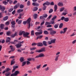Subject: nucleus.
I'll use <instances>...</instances> for the list:
<instances>
[{"mask_svg": "<svg viewBox=\"0 0 76 76\" xmlns=\"http://www.w3.org/2000/svg\"><path fill=\"white\" fill-rule=\"evenodd\" d=\"M63 23H61L59 26V28H61L63 27Z\"/></svg>", "mask_w": 76, "mask_h": 76, "instance_id": "36", "label": "nucleus"}, {"mask_svg": "<svg viewBox=\"0 0 76 76\" xmlns=\"http://www.w3.org/2000/svg\"><path fill=\"white\" fill-rule=\"evenodd\" d=\"M53 12V9H50V10H49V13H52Z\"/></svg>", "mask_w": 76, "mask_h": 76, "instance_id": "49", "label": "nucleus"}, {"mask_svg": "<svg viewBox=\"0 0 76 76\" xmlns=\"http://www.w3.org/2000/svg\"><path fill=\"white\" fill-rule=\"evenodd\" d=\"M60 12H63L64 10V7H62L60 9Z\"/></svg>", "mask_w": 76, "mask_h": 76, "instance_id": "27", "label": "nucleus"}, {"mask_svg": "<svg viewBox=\"0 0 76 76\" xmlns=\"http://www.w3.org/2000/svg\"><path fill=\"white\" fill-rule=\"evenodd\" d=\"M50 33L51 35H54L56 34V31L53 30L52 31H50Z\"/></svg>", "mask_w": 76, "mask_h": 76, "instance_id": "11", "label": "nucleus"}, {"mask_svg": "<svg viewBox=\"0 0 76 76\" xmlns=\"http://www.w3.org/2000/svg\"><path fill=\"white\" fill-rule=\"evenodd\" d=\"M61 20H64L65 22H67L69 20V18L68 17L65 18L63 16L61 17Z\"/></svg>", "mask_w": 76, "mask_h": 76, "instance_id": "3", "label": "nucleus"}, {"mask_svg": "<svg viewBox=\"0 0 76 76\" xmlns=\"http://www.w3.org/2000/svg\"><path fill=\"white\" fill-rule=\"evenodd\" d=\"M18 74H19V71H16L14 72V74L15 76H17Z\"/></svg>", "mask_w": 76, "mask_h": 76, "instance_id": "18", "label": "nucleus"}, {"mask_svg": "<svg viewBox=\"0 0 76 76\" xmlns=\"http://www.w3.org/2000/svg\"><path fill=\"white\" fill-rule=\"evenodd\" d=\"M4 26V25L3 24H1L0 25V28L1 29H3V26Z\"/></svg>", "mask_w": 76, "mask_h": 76, "instance_id": "32", "label": "nucleus"}, {"mask_svg": "<svg viewBox=\"0 0 76 76\" xmlns=\"http://www.w3.org/2000/svg\"><path fill=\"white\" fill-rule=\"evenodd\" d=\"M50 69V68L48 67H47L46 68H45V71H48Z\"/></svg>", "mask_w": 76, "mask_h": 76, "instance_id": "51", "label": "nucleus"}, {"mask_svg": "<svg viewBox=\"0 0 76 76\" xmlns=\"http://www.w3.org/2000/svg\"><path fill=\"white\" fill-rule=\"evenodd\" d=\"M20 61H21V62H23V61L24 60V58L21 57L20 58Z\"/></svg>", "mask_w": 76, "mask_h": 76, "instance_id": "28", "label": "nucleus"}, {"mask_svg": "<svg viewBox=\"0 0 76 76\" xmlns=\"http://www.w3.org/2000/svg\"><path fill=\"white\" fill-rule=\"evenodd\" d=\"M22 20H19V21H18V24H21V23H22Z\"/></svg>", "mask_w": 76, "mask_h": 76, "instance_id": "45", "label": "nucleus"}, {"mask_svg": "<svg viewBox=\"0 0 76 76\" xmlns=\"http://www.w3.org/2000/svg\"><path fill=\"white\" fill-rule=\"evenodd\" d=\"M44 32V34L45 35H48V32L47 31H45Z\"/></svg>", "mask_w": 76, "mask_h": 76, "instance_id": "35", "label": "nucleus"}, {"mask_svg": "<svg viewBox=\"0 0 76 76\" xmlns=\"http://www.w3.org/2000/svg\"><path fill=\"white\" fill-rule=\"evenodd\" d=\"M11 39H10V38L9 37H7V40H6V42H10Z\"/></svg>", "mask_w": 76, "mask_h": 76, "instance_id": "14", "label": "nucleus"}, {"mask_svg": "<svg viewBox=\"0 0 76 76\" xmlns=\"http://www.w3.org/2000/svg\"><path fill=\"white\" fill-rule=\"evenodd\" d=\"M26 61L23 62L22 64V66H25V64H26Z\"/></svg>", "mask_w": 76, "mask_h": 76, "instance_id": "47", "label": "nucleus"}, {"mask_svg": "<svg viewBox=\"0 0 76 76\" xmlns=\"http://www.w3.org/2000/svg\"><path fill=\"white\" fill-rule=\"evenodd\" d=\"M0 9L2 12H4V10H5V8L3 6L0 5Z\"/></svg>", "mask_w": 76, "mask_h": 76, "instance_id": "8", "label": "nucleus"}, {"mask_svg": "<svg viewBox=\"0 0 76 76\" xmlns=\"http://www.w3.org/2000/svg\"><path fill=\"white\" fill-rule=\"evenodd\" d=\"M18 35V33L16 32H15L14 34H12L11 35V37L12 38H14L15 37V36H16Z\"/></svg>", "mask_w": 76, "mask_h": 76, "instance_id": "15", "label": "nucleus"}, {"mask_svg": "<svg viewBox=\"0 0 76 76\" xmlns=\"http://www.w3.org/2000/svg\"><path fill=\"white\" fill-rule=\"evenodd\" d=\"M47 64H45L43 65V66L42 67V68H44V67H47Z\"/></svg>", "mask_w": 76, "mask_h": 76, "instance_id": "60", "label": "nucleus"}, {"mask_svg": "<svg viewBox=\"0 0 76 76\" xmlns=\"http://www.w3.org/2000/svg\"><path fill=\"white\" fill-rule=\"evenodd\" d=\"M76 33L75 32H74L72 34V35H71V37H73V36H74V35H76Z\"/></svg>", "mask_w": 76, "mask_h": 76, "instance_id": "52", "label": "nucleus"}, {"mask_svg": "<svg viewBox=\"0 0 76 76\" xmlns=\"http://www.w3.org/2000/svg\"><path fill=\"white\" fill-rule=\"evenodd\" d=\"M31 18H29L27 21H23V23L24 25H26V23H28V28H30V22H31Z\"/></svg>", "mask_w": 76, "mask_h": 76, "instance_id": "2", "label": "nucleus"}, {"mask_svg": "<svg viewBox=\"0 0 76 76\" xmlns=\"http://www.w3.org/2000/svg\"><path fill=\"white\" fill-rule=\"evenodd\" d=\"M50 2H47L43 4V6H44V5H45H45H46L47 6H48V5H50Z\"/></svg>", "mask_w": 76, "mask_h": 76, "instance_id": "12", "label": "nucleus"}, {"mask_svg": "<svg viewBox=\"0 0 76 76\" xmlns=\"http://www.w3.org/2000/svg\"><path fill=\"white\" fill-rule=\"evenodd\" d=\"M58 24H55L54 26V28H58Z\"/></svg>", "mask_w": 76, "mask_h": 76, "instance_id": "33", "label": "nucleus"}, {"mask_svg": "<svg viewBox=\"0 0 76 76\" xmlns=\"http://www.w3.org/2000/svg\"><path fill=\"white\" fill-rule=\"evenodd\" d=\"M50 23V24H55V23L54 22V21H51Z\"/></svg>", "mask_w": 76, "mask_h": 76, "instance_id": "55", "label": "nucleus"}, {"mask_svg": "<svg viewBox=\"0 0 76 76\" xmlns=\"http://www.w3.org/2000/svg\"><path fill=\"white\" fill-rule=\"evenodd\" d=\"M68 12H63L62 13V15H64V16H65V15H67V14L68 13Z\"/></svg>", "mask_w": 76, "mask_h": 76, "instance_id": "43", "label": "nucleus"}, {"mask_svg": "<svg viewBox=\"0 0 76 76\" xmlns=\"http://www.w3.org/2000/svg\"><path fill=\"white\" fill-rule=\"evenodd\" d=\"M58 6H63V4L62 2H59L58 4Z\"/></svg>", "mask_w": 76, "mask_h": 76, "instance_id": "19", "label": "nucleus"}, {"mask_svg": "<svg viewBox=\"0 0 76 76\" xmlns=\"http://www.w3.org/2000/svg\"><path fill=\"white\" fill-rule=\"evenodd\" d=\"M37 44L38 47H42V46H43V44L42 42H39Z\"/></svg>", "mask_w": 76, "mask_h": 76, "instance_id": "9", "label": "nucleus"}, {"mask_svg": "<svg viewBox=\"0 0 76 76\" xmlns=\"http://www.w3.org/2000/svg\"><path fill=\"white\" fill-rule=\"evenodd\" d=\"M15 61H11V65H12V64H15Z\"/></svg>", "mask_w": 76, "mask_h": 76, "instance_id": "41", "label": "nucleus"}, {"mask_svg": "<svg viewBox=\"0 0 76 76\" xmlns=\"http://www.w3.org/2000/svg\"><path fill=\"white\" fill-rule=\"evenodd\" d=\"M23 34V36L24 37H26L27 38H30V37L28 36V35L29 34V33L27 32H25L24 31H20L19 33V35H22Z\"/></svg>", "mask_w": 76, "mask_h": 76, "instance_id": "1", "label": "nucleus"}, {"mask_svg": "<svg viewBox=\"0 0 76 76\" xmlns=\"http://www.w3.org/2000/svg\"><path fill=\"white\" fill-rule=\"evenodd\" d=\"M52 16V15H50V16H49V17L47 18V19L48 20H50V19H51V17Z\"/></svg>", "mask_w": 76, "mask_h": 76, "instance_id": "54", "label": "nucleus"}, {"mask_svg": "<svg viewBox=\"0 0 76 76\" xmlns=\"http://www.w3.org/2000/svg\"><path fill=\"white\" fill-rule=\"evenodd\" d=\"M63 30L64 31L63 34L66 33L67 31V28L66 27L65 28H64Z\"/></svg>", "mask_w": 76, "mask_h": 76, "instance_id": "17", "label": "nucleus"}, {"mask_svg": "<svg viewBox=\"0 0 76 76\" xmlns=\"http://www.w3.org/2000/svg\"><path fill=\"white\" fill-rule=\"evenodd\" d=\"M14 44H17V42H18V40H14Z\"/></svg>", "mask_w": 76, "mask_h": 76, "instance_id": "50", "label": "nucleus"}, {"mask_svg": "<svg viewBox=\"0 0 76 76\" xmlns=\"http://www.w3.org/2000/svg\"><path fill=\"white\" fill-rule=\"evenodd\" d=\"M56 40V39H55L51 40V41L52 43H55Z\"/></svg>", "mask_w": 76, "mask_h": 76, "instance_id": "30", "label": "nucleus"}, {"mask_svg": "<svg viewBox=\"0 0 76 76\" xmlns=\"http://www.w3.org/2000/svg\"><path fill=\"white\" fill-rule=\"evenodd\" d=\"M33 6H39V4L37 3V2H33L32 3Z\"/></svg>", "mask_w": 76, "mask_h": 76, "instance_id": "13", "label": "nucleus"}, {"mask_svg": "<svg viewBox=\"0 0 76 76\" xmlns=\"http://www.w3.org/2000/svg\"><path fill=\"white\" fill-rule=\"evenodd\" d=\"M18 68V66H13V69H17V68Z\"/></svg>", "mask_w": 76, "mask_h": 76, "instance_id": "57", "label": "nucleus"}, {"mask_svg": "<svg viewBox=\"0 0 76 76\" xmlns=\"http://www.w3.org/2000/svg\"><path fill=\"white\" fill-rule=\"evenodd\" d=\"M44 56H45L44 53H40L38 56H37L35 57V58H38V57H44Z\"/></svg>", "mask_w": 76, "mask_h": 76, "instance_id": "6", "label": "nucleus"}, {"mask_svg": "<svg viewBox=\"0 0 76 76\" xmlns=\"http://www.w3.org/2000/svg\"><path fill=\"white\" fill-rule=\"evenodd\" d=\"M50 25L51 24V23L50 22H46L45 23V25Z\"/></svg>", "mask_w": 76, "mask_h": 76, "instance_id": "48", "label": "nucleus"}, {"mask_svg": "<svg viewBox=\"0 0 76 76\" xmlns=\"http://www.w3.org/2000/svg\"><path fill=\"white\" fill-rule=\"evenodd\" d=\"M39 35H42V30H41V32H38Z\"/></svg>", "mask_w": 76, "mask_h": 76, "instance_id": "59", "label": "nucleus"}, {"mask_svg": "<svg viewBox=\"0 0 76 76\" xmlns=\"http://www.w3.org/2000/svg\"><path fill=\"white\" fill-rule=\"evenodd\" d=\"M37 16H38L37 14H34V19H37Z\"/></svg>", "mask_w": 76, "mask_h": 76, "instance_id": "31", "label": "nucleus"}, {"mask_svg": "<svg viewBox=\"0 0 76 76\" xmlns=\"http://www.w3.org/2000/svg\"><path fill=\"white\" fill-rule=\"evenodd\" d=\"M54 12H56V10H57V5L55 4L54 5Z\"/></svg>", "mask_w": 76, "mask_h": 76, "instance_id": "22", "label": "nucleus"}, {"mask_svg": "<svg viewBox=\"0 0 76 76\" xmlns=\"http://www.w3.org/2000/svg\"><path fill=\"white\" fill-rule=\"evenodd\" d=\"M76 40H73V41L72 42V44H75L76 43Z\"/></svg>", "mask_w": 76, "mask_h": 76, "instance_id": "63", "label": "nucleus"}, {"mask_svg": "<svg viewBox=\"0 0 76 76\" xmlns=\"http://www.w3.org/2000/svg\"><path fill=\"white\" fill-rule=\"evenodd\" d=\"M19 4L16 5L14 7V9L15 10L16 9H17V8H18V7H19Z\"/></svg>", "mask_w": 76, "mask_h": 76, "instance_id": "24", "label": "nucleus"}, {"mask_svg": "<svg viewBox=\"0 0 76 76\" xmlns=\"http://www.w3.org/2000/svg\"><path fill=\"white\" fill-rule=\"evenodd\" d=\"M57 18V16H55L54 17H53V18H52V20H55Z\"/></svg>", "mask_w": 76, "mask_h": 76, "instance_id": "39", "label": "nucleus"}, {"mask_svg": "<svg viewBox=\"0 0 76 76\" xmlns=\"http://www.w3.org/2000/svg\"><path fill=\"white\" fill-rule=\"evenodd\" d=\"M23 10L22 9H19L18 10L17 12L18 13H20L21 12H23Z\"/></svg>", "mask_w": 76, "mask_h": 76, "instance_id": "21", "label": "nucleus"}, {"mask_svg": "<svg viewBox=\"0 0 76 76\" xmlns=\"http://www.w3.org/2000/svg\"><path fill=\"white\" fill-rule=\"evenodd\" d=\"M10 73L9 72H8L5 74V75L6 76H10Z\"/></svg>", "mask_w": 76, "mask_h": 76, "instance_id": "38", "label": "nucleus"}, {"mask_svg": "<svg viewBox=\"0 0 76 76\" xmlns=\"http://www.w3.org/2000/svg\"><path fill=\"white\" fill-rule=\"evenodd\" d=\"M11 24H12V28H15V24H16V23H15V21H12L11 22Z\"/></svg>", "mask_w": 76, "mask_h": 76, "instance_id": "7", "label": "nucleus"}, {"mask_svg": "<svg viewBox=\"0 0 76 76\" xmlns=\"http://www.w3.org/2000/svg\"><path fill=\"white\" fill-rule=\"evenodd\" d=\"M11 34V33L10 31H8L7 33V35L8 36H9V35H10Z\"/></svg>", "mask_w": 76, "mask_h": 76, "instance_id": "44", "label": "nucleus"}, {"mask_svg": "<svg viewBox=\"0 0 76 76\" xmlns=\"http://www.w3.org/2000/svg\"><path fill=\"white\" fill-rule=\"evenodd\" d=\"M13 10V8H12L11 9H10V10H9V12H12Z\"/></svg>", "mask_w": 76, "mask_h": 76, "instance_id": "40", "label": "nucleus"}, {"mask_svg": "<svg viewBox=\"0 0 76 76\" xmlns=\"http://www.w3.org/2000/svg\"><path fill=\"white\" fill-rule=\"evenodd\" d=\"M74 11H76V6H74L73 8Z\"/></svg>", "mask_w": 76, "mask_h": 76, "instance_id": "62", "label": "nucleus"}, {"mask_svg": "<svg viewBox=\"0 0 76 76\" xmlns=\"http://www.w3.org/2000/svg\"><path fill=\"white\" fill-rule=\"evenodd\" d=\"M53 30L52 28H49L48 29V31H50V32H51Z\"/></svg>", "mask_w": 76, "mask_h": 76, "instance_id": "61", "label": "nucleus"}, {"mask_svg": "<svg viewBox=\"0 0 76 76\" xmlns=\"http://www.w3.org/2000/svg\"><path fill=\"white\" fill-rule=\"evenodd\" d=\"M45 49V48H41V49L40 50H36V52H37V53H41L42 52H45V51H46Z\"/></svg>", "mask_w": 76, "mask_h": 76, "instance_id": "4", "label": "nucleus"}, {"mask_svg": "<svg viewBox=\"0 0 76 76\" xmlns=\"http://www.w3.org/2000/svg\"><path fill=\"white\" fill-rule=\"evenodd\" d=\"M10 70V69L9 68H7L6 70L5 71H6V72H9Z\"/></svg>", "mask_w": 76, "mask_h": 76, "instance_id": "58", "label": "nucleus"}, {"mask_svg": "<svg viewBox=\"0 0 76 76\" xmlns=\"http://www.w3.org/2000/svg\"><path fill=\"white\" fill-rule=\"evenodd\" d=\"M43 6H44V7L43 8V10H45L46 9V8H47V7H46V6H45V5H43Z\"/></svg>", "mask_w": 76, "mask_h": 76, "instance_id": "56", "label": "nucleus"}, {"mask_svg": "<svg viewBox=\"0 0 76 76\" xmlns=\"http://www.w3.org/2000/svg\"><path fill=\"white\" fill-rule=\"evenodd\" d=\"M20 9H23L24 7V6L22 4H21L20 6Z\"/></svg>", "mask_w": 76, "mask_h": 76, "instance_id": "42", "label": "nucleus"}, {"mask_svg": "<svg viewBox=\"0 0 76 76\" xmlns=\"http://www.w3.org/2000/svg\"><path fill=\"white\" fill-rule=\"evenodd\" d=\"M31 4V3H30V1H28L27 3V6H30V5Z\"/></svg>", "mask_w": 76, "mask_h": 76, "instance_id": "53", "label": "nucleus"}, {"mask_svg": "<svg viewBox=\"0 0 76 76\" xmlns=\"http://www.w3.org/2000/svg\"><path fill=\"white\" fill-rule=\"evenodd\" d=\"M38 10V7H34L33 9V11L34 12H35Z\"/></svg>", "mask_w": 76, "mask_h": 76, "instance_id": "20", "label": "nucleus"}, {"mask_svg": "<svg viewBox=\"0 0 76 76\" xmlns=\"http://www.w3.org/2000/svg\"><path fill=\"white\" fill-rule=\"evenodd\" d=\"M42 16H43L44 18H46L48 16L47 14H44Z\"/></svg>", "mask_w": 76, "mask_h": 76, "instance_id": "46", "label": "nucleus"}, {"mask_svg": "<svg viewBox=\"0 0 76 76\" xmlns=\"http://www.w3.org/2000/svg\"><path fill=\"white\" fill-rule=\"evenodd\" d=\"M31 35H34V31L32 30L31 31Z\"/></svg>", "mask_w": 76, "mask_h": 76, "instance_id": "37", "label": "nucleus"}, {"mask_svg": "<svg viewBox=\"0 0 76 76\" xmlns=\"http://www.w3.org/2000/svg\"><path fill=\"white\" fill-rule=\"evenodd\" d=\"M10 47L12 51H15V49L14 48H13V46L10 45Z\"/></svg>", "mask_w": 76, "mask_h": 76, "instance_id": "10", "label": "nucleus"}, {"mask_svg": "<svg viewBox=\"0 0 76 76\" xmlns=\"http://www.w3.org/2000/svg\"><path fill=\"white\" fill-rule=\"evenodd\" d=\"M36 47H34L33 48H30L31 51H32V50H35L36 49Z\"/></svg>", "mask_w": 76, "mask_h": 76, "instance_id": "34", "label": "nucleus"}, {"mask_svg": "<svg viewBox=\"0 0 76 76\" xmlns=\"http://www.w3.org/2000/svg\"><path fill=\"white\" fill-rule=\"evenodd\" d=\"M47 42L45 41H43V44L45 46H47V44H46Z\"/></svg>", "mask_w": 76, "mask_h": 76, "instance_id": "29", "label": "nucleus"}, {"mask_svg": "<svg viewBox=\"0 0 76 76\" xmlns=\"http://www.w3.org/2000/svg\"><path fill=\"white\" fill-rule=\"evenodd\" d=\"M7 2H6V1H5L4 2H3V3L5 5H6L7 4V3H8V2H9V0H7Z\"/></svg>", "mask_w": 76, "mask_h": 76, "instance_id": "23", "label": "nucleus"}, {"mask_svg": "<svg viewBox=\"0 0 76 76\" xmlns=\"http://www.w3.org/2000/svg\"><path fill=\"white\" fill-rule=\"evenodd\" d=\"M60 56V55H58L56 56L55 57V60L56 61H57L58 59V57H59V56Z\"/></svg>", "mask_w": 76, "mask_h": 76, "instance_id": "16", "label": "nucleus"}, {"mask_svg": "<svg viewBox=\"0 0 76 76\" xmlns=\"http://www.w3.org/2000/svg\"><path fill=\"white\" fill-rule=\"evenodd\" d=\"M41 65L40 64L39 65H37L36 66V68L37 69H39L41 68Z\"/></svg>", "mask_w": 76, "mask_h": 76, "instance_id": "25", "label": "nucleus"}, {"mask_svg": "<svg viewBox=\"0 0 76 76\" xmlns=\"http://www.w3.org/2000/svg\"><path fill=\"white\" fill-rule=\"evenodd\" d=\"M37 44L36 43H32V46L34 45H36Z\"/></svg>", "mask_w": 76, "mask_h": 76, "instance_id": "64", "label": "nucleus"}, {"mask_svg": "<svg viewBox=\"0 0 76 76\" xmlns=\"http://www.w3.org/2000/svg\"><path fill=\"white\" fill-rule=\"evenodd\" d=\"M23 41H22V42H19V44H16L15 45V46H16L17 47V48H19L20 47H21V46H22V43H23Z\"/></svg>", "mask_w": 76, "mask_h": 76, "instance_id": "5", "label": "nucleus"}, {"mask_svg": "<svg viewBox=\"0 0 76 76\" xmlns=\"http://www.w3.org/2000/svg\"><path fill=\"white\" fill-rule=\"evenodd\" d=\"M8 16H6L3 18V20H7L8 19Z\"/></svg>", "mask_w": 76, "mask_h": 76, "instance_id": "26", "label": "nucleus"}]
</instances>
